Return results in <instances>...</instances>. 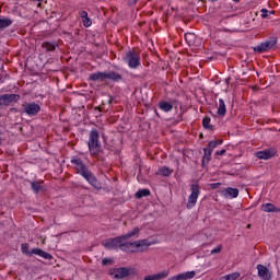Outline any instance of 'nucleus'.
Listing matches in <instances>:
<instances>
[{
	"label": "nucleus",
	"instance_id": "nucleus-2",
	"mask_svg": "<svg viewBox=\"0 0 280 280\" xmlns=\"http://www.w3.org/2000/svg\"><path fill=\"white\" fill-rule=\"evenodd\" d=\"M88 147L90 154L97 159L100 152H102V142L100 141V131L95 128L90 130Z\"/></svg>",
	"mask_w": 280,
	"mask_h": 280
},
{
	"label": "nucleus",
	"instance_id": "nucleus-31",
	"mask_svg": "<svg viewBox=\"0 0 280 280\" xmlns=\"http://www.w3.org/2000/svg\"><path fill=\"white\" fill-rule=\"evenodd\" d=\"M159 174H161V176H172V171H170V168L167 166H163L159 170Z\"/></svg>",
	"mask_w": 280,
	"mask_h": 280
},
{
	"label": "nucleus",
	"instance_id": "nucleus-20",
	"mask_svg": "<svg viewBox=\"0 0 280 280\" xmlns=\"http://www.w3.org/2000/svg\"><path fill=\"white\" fill-rule=\"evenodd\" d=\"M217 115H219V117H226V103H224L222 98H219Z\"/></svg>",
	"mask_w": 280,
	"mask_h": 280
},
{
	"label": "nucleus",
	"instance_id": "nucleus-27",
	"mask_svg": "<svg viewBox=\"0 0 280 280\" xmlns=\"http://www.w3.org/2000/svg\"><path fill=\"white\" fill-rule=\"evenodd\" d=\"M148 196H150V189H148V188L139 189L136 192V198H138V199L147 198Z\"/></svg>",
	"mask_w": 280,
	"mask_h": 280
},
{
	"label": "nucleus",
	"instance_id": "nucleus-35",
	"mask_svg": "<svg viewBox=\"0 0 280 280\" xmlns=\"http://www.w3.org/2000/svg\"><path fill=\"white\" fill-rule=\"evenodd\" d=\"M39 257H43V259H52L51 254H49L43 249H42V253H39Z\"/></svg>",
	"mask_w": 280,
	"mask_h": 280
},
{
	"label": "nucleus",
	"instance_id": "nucleus-13",
	"mask_svg": "<svg viewBox=\"0 0 280 280\" xmlns=\"http://www.w3.org/2000/svg\"><path fill=\"white\" fill-rule=\"evenodd\" d=\"M1 96L4 106H10L12 102H19V100H21V95L19 94H3Z\"/></svg>",
	"mask_w": 280,
	"mask_h": 280
},
{
	"label": "nucleus",
	"instance_id": "nucleus-1",
	"mask_svg": "<svg viewBox=\"0 0 280 280\" xmlns=\"http://www.w3.org/2000/svg\"><path fill=\"white\" fill-rule=\"evenodd\" d=\"M71 165H73V168L75 170L77 174H80L89 185L94 187V189H102V182L97 180V177L93 175V172L89 170V166L84 164L81 158L79 156H72L70 160Z\"/></svg>",
	"mask_w": 280,
	"mask_h": 280
},
{
	"label": "nucleus",
	"instance_id": "nucleus-38",
	"mask_svg": "<svg viewBox=\"0 0 280 280\" xmlns=\"http://www.w3.org/2000/svg\"><path fill=\"white\" fill-rule=\"evenodd\" d=\"M260 12H261L262 19H268V12H269L268 9H261Z\"/></svg>",
	"mask_w": 280,
	"mask_h": 280
},
{
	"label": "nucleus",
	"instance_id": "nucleus-16",
	"mask_svg": "<svg viewBox=\"0 0 280 280\" xmlns=\"http://www.w3.org/2000/svg\"><path fill=\"white\" fill-rule=\"evenodd\" d=\"M170 276V271H161L151 276H145L143 278V280H161V279H165Z\"/></svg>",
	"mask_w": 280,
	"mask_h": 280
},
{
	"label": "nucleus",
	"instance_id": "nucleus-30",
	"mask_svg": "<svg viewBox=\"0 0 280 280\" xmlns=\"http://www.w3.org/2000/svg\"><path fill=\"white\" fill-rule=\"evenodd\" d=\"M31 187H32L34 194H38V191H40V189H43V186L38 182H31Z\"/></svg>",
	"mask_w": 280,
	"mask_h": 280
},
{
	"label": "nucleus",
	"instance_id": "nucleus-11",
	"mask_svg": "<svg viewBox=\"0 0 280 280\" xmlns=\"http://www.w3.org/2000/svg\"><path fill=\"white\" fill-rule=\"evenodd\" d=\"M257 271H258V277L261 280H270L272 278V273H270V269L264 265H257Z\"/></svg>",
	"mask_w": 280,
	"mask_h": 280
},
{
	"label": "nucleus",
	"instance_id": "nucleus-25",
	"mask_svg": "<svg viewBox=\"0 0 280 280\" xmlns=\"http://www.w3.org/2000/svg\"><path fill=\"white\" fill-rule=\"evenodd\" d=\"M185 40L187 45H195L196 44V34L194 33H186L185 34Z\"/></svg>",
	"mask_w": 280,
	"mask_h": 280
},
{
	"label": "nucleus",
	"instance_id": "nucleus-32",
	"mask_svg": "<svg viewBox=\"0 0 280 280\" xmlns=\"http://www.w3.org/2000/svg\"><path fill=\"white\" fill-rule=\"evenodd\" d=\"M42 47L44 48V49H46V51H55V49H56V45H54V44H51V43H44L43 45H42Z\"/></svg>",
	"mask_w": 280,
	"mask_h": 280
},
{
	"label": "nucleus",
	"instance_id": "nucleus-34",
	"mask_svg": "<svg viewBox=\"0 0 280 280\" xmlns=\"http://www.w3.org/2000/svg\"><path fill=\"white\" fill-rule=\"evenodd\" d=\"M214 148H218V141H210L206 147V150H210V152H213Z\"/></svg>",
	"mask_w": 280,
	"mask_h": 280
},
{
	"label": "nucleus",
	"instance_id": "nucleus-4",
	"mask_svg": "<svg viewBox=\"0 0 280 280\" xmlns=\"http://www.w3.org/2000/svg\"><path fill=\"white\" fill-rule=\"evenodd\" d=\"M190 191L191 194L188 196L186 209H194L196 207V202H198V196H200V186L198 184H192Z\"/></svg>",
	"mask_w": 280,
	"mask_h": 280
},
{
	"label": "nucleus",
	"instance_id": "nucleus-21",
	"mask_svg": "<svg viewBox=\"0 0 280 280\" xmlns=\"http://www.w3.org/2000/svg\"><path fill=\"white\" fill-rule=\"evenodd\" d=\"M213 153V151L203 148V156L201 160V165L202 167H207V165H209V161H211V154Z\"/></svg>",
	"mask_w": 280,
	"mask_h": 280
},
{
	"label": "nucleus",
	"instance_id": "nucleus-48",
	"mask_svg": "<svg viewBox=\"0 0 280 280\" xmlns=\"http://www.w3.org/2000/svg\"><path fill=\"white\" fill-rule=\"evenodd\" d=\"M33 1H39V2H40V1H43V0H33Z\"/></svg>",
	"mask_w": 280,
	"mask_h": 280
},
{
	"label": "nucleus",
	"instance_id": "nucleus-19",
	"mask_svg": "<svg viewBox=\"0 0 280 280\" xmlns=\"http://www.w3.org/2000/svg\"><path fill=\"white\" fill-rule=\"evenodd\" d=\"M261 210L265 211V213H280V208H277L272 203H262Z\"/></svg>",
	"mask_w": 280,
	"mask_h": 280
},
{
	"label": "nucleus",
	"instance_id": "nucleus-36",
	"mask_svg": "<svg viewBox=\"0 0 280 280\" xmlns=\"http://www.w3.org/2000/svg\"><path fill=\"white\" fill-rule=\"evenodd\" d=\"M211 255H215L218 253H222V245H219L217 247H214L213 249H211Z\"/></svg>",
	"mask_w": 280,
	"mask_h": 280
},
{
	"label": "nucleus",
	"instance_id": "nucleus-49",
	"mask_svg": "<svg viewBox=\"0 0 280 280\" xmlns=\"http://www.w3.org/2000/svg\"><path fill=\"white\" fill-rule=\"evenodd\" d=\"M247 226H248V229H250V224H248Z\"/></svg>",
	"mask_w": 280,
	"mask_h": 280
},
{
	"label": "nucleus",
	"instance_id": "nucleus-43",
	"mask_svg": "<svg viewBox=\"0 0 280 280\" xmlns=\"http://www.w3.org/2000/svg\"><path fill=\"white\" fill-rule=\"evenodd\" d=\"M0 106H4V103H3V100H2L1 95H0Z\"/></svg>",
	"mask_w": 280,
	"mask_h": 280
},
{
	"label": "nucleus",
	"instance_id": "nucleus-23",
	"mask_svg": "<svg viewBox=\"0 0 280 280\" xmlns=\"http://www.w3.org/2000/svg\"><path fill=\"white\" fill-rule=\"evenodd\" d=\"M10 25H12V19L0 16V32L10 27Z\"/></svg>",
	"mask_w": 280,
	"mask_h": 280
},
{
	"label": "nucleus",
	"instance_id": "nucleus-26",
	"mask_svg": "<svg viewBox=\"0 0 280 280\" xmlns=\"http://www.w3.org/2000/svg\"><path fill=\"white\" fill-rule=\"evenodd\" d=\"M202 126L206 128V130H215V127L211 125V118L210 117H205L202 119Z\"/></svg>",
	"mask_w": 280,
	"mask_h": 280
},
{
	"label": "nucleus",
	"instance_id": "nucleus-41",
	"mask_svg": "<svg viewBox=\"0 0 280 280\" xmlns=\"http://www.w3.org/2000/svg\"><path fill=\"white\" fill-rule=\"evenodd\" d=\"M212 189H217V187H220V183L211 184Z\"/></svg>",
	"mask_w": 280,
	"mask_h": 280
},
{
	"label": "nucleus",
	"instance_id": "nucleus-22",
	"mask_svg": "<svg viewBox=\"0 0 280 280\" xmlns=\"http://www.w3.org/2000/svg\"><path fill=\"white\" fill-rule=\"evenodd\" d=\"M159 108L164 113H170L174 108V105L167 101H162L159 103Z\"/></svg>",
	"mask_w": 280,
	"mask_h": 280
},
{
	"label": "nucleus",
	"instance_id": "nucleus-46",
	"mask_svg": "<svg viewBox=\"0 0 280 280\" xmlns=\"http://www.w3.org/2000/svg\"><path fill=\"white\" fill-rule=\"evenodd\" d=\"M209 1H211L212 3H215V1H218V0H209Z\"/></svg>",
	"mask_w": 280,
	"mask_h": 280
},
{
	"label": "nucleus",
	"instance_id": "nucleus-9",
	"mask_svg": "<svg viewBox=\"0 0 280 280\" xmlns=\"http://www.w3.org/2000/svg\"><path fill=\"white\" fill-rule=\"evenodd\" d=\"M24 113L28 115V117H35L40 113V105L38 103H28L24 107Z\"/></svg>",
	"mask_w": 280,
	"mask_h": 280
},
{
	"label": "nucleus",
	"instance_id": "nucleus-24",
	"mask_svg": "<svg viewBox=\"0 0 280 280\" xmlns=\"http://www.w3.org/2000/svg\"><path fill=\"white\" fill-rule=\"evenodd\" d=\"M106 77H107V80H112L113 82H120L121 80V74L115 71L106 72Z\"/></svg>",
	"mask_w": 280,
	"mask_h": 280
},
{
	"label": "nucleus",
	"instance_id": "nucleus-50",
	"mask_svg": "<svg viewBox=\"0 0 280 280\" xmlns=\"http://www.w3.org/2000/svg\"><path fill=\"white\" fill-rule=\"evenodd\" d=\"M0 82H3V81L1 80V78H0Z\"/></svg>",
	"mask_w": 280,
	"mask_h": 280
},
{
	"label": "nucleus",
	"instance_id": "nucleus-15",
	"mask_svg": "<svg viewBox=\"0 0 280 280\" xmlns=\"http://www.w3.org/2000/svg\"><path fill=\"white\" fill-rule=\"evenodd\" d=\"M195 277H196V271H186L175 277H172L168 280H188V279H194Z\"/></svg>",
	"mask_w": 280,
	"mask_h": 280
},
{
	"label": "nucleus",
	"instance_id": "nucleus-47",
	"mask_svg": "<svg viewBox=\"0 0 280 280\" xmlns=\"http://www.w3.org/2000/svg\"><path fill=\"white\" fill-rule=\"evenodd\" d=\"M230 80H231V78H228V79H226V83H228V84H229V81H230Z\"/></svg>",
	"mask_w": 280,
	"mask_h": 280
},
{
	"label": "nucleus",
	"instance_id": "nucleus-39",
	"mask_svg": "<svg viewBox=\"0 0 280 280\" xmlns=\"http://www.w3.org/2000/svg\"><path fill=\"white\" fill-rule=\"evenodd\" d=\"M224 154H226V149H222V150L215 151V155L217 156H222Z\"/></svg>",
	"mask_w": 280,
	"mask_h": 280
},
{
	"label": "nucleus",
	"instance_id": "nucleus-45",
	"mask_svg": "<svg viewBox=\"0 0 280 280\" xmlns=\"http://www.w3.org/2000/svg\"><path fill=\"white\" fill-rule=\"evenodd\" d=\"M235 3H240V0H233Z\"/></svg>",
	"mask_w": 280,
	"mask_h": 280
},
{
	"label": "nucleus",
	"instance_id": "nucleus-37",
	"mask_svg": "<svg viewBox=\"0 0 280 280\" xmlns=\"http://www.w3.org/2000/svg\"><path fill=\"white\" fill-rule=\"evenodd\" d=\"M42 252H43V249H40V248H33L31 250V255H37L39 257Z\"/></svg>",
	"mask_w": 280,
	"mask_h": 280
},
{
	"label": "nucleus",
	"instance_id": "nucleus-12",
	"mask_svg": "<svg viewBox=\"0 0 280 280\" xmlns=\"http://www.w3.org/2000/svg\"><path fill=\"white\" fill-rule=\"evenodd\" d=\"M119 250H124L125 253H139V249H136L135 247V242H126V241H122L120 243Z\"/></svg>",
	"mask_w": 280,
	"mask_h": 280
},
{
	"label": "nucleus",
	"instance_id": "nucleus-28",
	"mask_svg": "<svg viewBox=\"0 0 280 280\" xmlns=\"http://www.w3.org/2000/svg\"><path fill=\"white\" fill-rule=\"evenodd\" d=\"M139 228H135L133 230L129 231L127 234L122 235V240H130V237H135V235H139Z\"/></svg>",
	"mask_w": 280,
	"mask_h": 280
},
{
	"label": "nucleus",
	"instance_id": "nucleus-10",
	"mask_svg": "<svg viewBox=\"0 0 280 280\" xmlns=\"http://www.w3.org/2000/svg\"><path fill=\"white\" fill-rule=\"evenodd\" d=\"M130 269L126 267H120L114 269L110 275L114 279H126V277H130Z\"/></svg>",
	"mask_w": 280,
	"mask_h": 280
},
{
	"label": "nucleus",
	"instance_id": "nucleus-8",
	"mask_svg": "<svg viewBox=\"0 0 280 280\" xmlns=\"http://www.w3.org/2000/svg\"><path fill=\"white\" fill-rule=\"evenodd\" d=\"M277 155V149L276 148H269L262 151H258L255 153V156L257 159H260L262 161H268Z\"/></svg>",
	"mask_w": 280,
	"mask_h": 280
},
{
	"label": "nucleus",
	"instance_id": "nucleus-42",
	"mask_svg": "<svg viewBox=\"0 0 280 280\" xmlns=\"http://www.w3.org/2000/svg\"><path fill=\"white\" fill-rule=\"evenodd\" d=\"M137 1H139V0H128V3H129V5H135V3H137Z\"/></svg>",
	"mask_w": 280,
	"mask_h": 280
},
{
	"label": "nucleus",
	"instance_id": "nucleus-6",
	"mask_svg": "<svg viewBox=\"0 0 280 280\" xmlns=\"http://www.w3.org/2000/svg\"><path fill=\"white\" fill-rule=\"evenodd\" d=\"M276 45L277 39H269L254 47V51H256V54H264V51H270V49H272V47H275Z\"/></svg>",
	"mask_w": 280,
	"mask_h": 280
},
{
	"label": "nucleus",
	"instance_id": "nucleus-29",
	"mask_svg": "<svg viewBox=\"0 0 280 280\" xmlns=\"http://www.w3.org/2000/svg\"><path fill=\"white\" fill-rule=\"evenodd\" d=\"M241 276H242V273H240V272H233V273L221 277L220 280H237V278Z\"/></svg>",
	"mask_w": 280,
	"mask_h": 280
},
{
	"label": "nucleus",
	"instance_id": "nucleus-17",
	"mask_svg": "<svg viewBox=\"0 0 280 280\" xmlns=\"http://www.w3.org/2000/svg\"><path fill=\"white\" fill-rule=\"evenodd\" d=\"M79 15L82 19V23H83L84 27H91V25H93V20H91V18H89V12L80 11Z\"/></svg>",
	"mask_w": 280,
	"mask_h": 280
},
{
	"label": "nucleus",
	"instance_id": "nucleus-44",
	"mask_svg": "<svg viewBox=\"0 0 280 280\" xmlns=\"http://www.w3.org/2000/svg\"><path fill=\"white\" fill-rule=\"evenodd\" d=\"M217 143H218V145H222L223 141L222 140H218Z\"/></svg>",
	"mask_w": 280,
	"mask_h": 280
},
{
	"label": "nucleus",
	"instance_id": "nucleus-33",
	"mask_svg": "<svg viewBox=\"0 0 280 280\" xmlns=\"http://www.w3.org/2000/svg\"><path fill=\"white\" fill-rule=\"evenodd\" d=\"M21 250H22L23 255H32V252H30V246L27 244H22Z\"/></svg>",
	"mask_w": 280,
	"mask_h": 280
},
{
	"label": "nucleus",
	"instance_id": "nucleus-18",
	"mask_svg": "<svg viewBox=\"0 0 280 280\" xmlns=\"http://www.w3.org/2000/svg\"><path fill=\"white\" fill-rule=\"evenodd\" d=\"M223 196L225 198H237L240 190L237 188L228 187L223 190Z\"/></svg>",
	"mask_w": 280,
	"mask_h": 280
},
{
	"label": "nucleus",
	"instance_id": "nucleus-7",
	"mask_svg": "<svg viewBox=\"0 0 280 280\" xmlns=\"http://www.w3.org/2000/svg\"><path fill=\"white\" fill-rule=\"evenodd\" d=\"M156 240H148V238H143V240H139L133 242L135 244V248L136 250H140L141 253H143V250H145L147 248H150V246H154V244H156Z\"/></svg>",
	"mask_w": 280,
	"mask_h": 280
},
{
	"label": "nucleus",
	"instance_id": "nucleus-3",
	"mask_svg": "<svg viewBox=\"0 0 280 280\" xmlns=\"http://www.w3.org/2000/svg\"><path fill=\"white\" fill-rule=\"evenodd\" d=\"M122 60L129 69H139L141 67V56L136 50H128L122 55Z\"/></svg>",
	"mask_w": 280,
	"mask_h": 280
},
{
	"label": "nucleus",
	"instance_id": "nucleus-14",
	"mask_svg": "<svg viewBox=\"0 0 280 280\" xmlns=\"http://www.w3.org/2000/svg\"><path fill=\"white\" fill-rule=\"evenodd\" d=\"M89 80L91 82H104V80H107L106 71L105 72H93L90 74Z\"/></svg>",
	"mask_w": 280,
	"mask_h": 280
},
{
	"label": "nucleus",
	"instance_id": "nucleus-40",
	"mask_svg": "<svg viewBox=\"0 0 280 280\" xmlns=\"http://www.w3.org/2000/svg\"><path fill=\"white\" fill-rule=\"evenodd\" d=\"M112 262H113V260L107 259V258H104V259L102 260L103 266H106L107 264H112Z\"/></svg>",
	"mask_w": 280,
	"mask_h": 280
},
{
	"label": "nucleus",
	"instance_id": "nucleus-5",
	"mask_svg": "<svg viewBox=\"0 0 280 280\" xmlns=\"http://www.w3.org/2000/svg\"><path fill=\"white\" fill-rule=\"evenodd\" d=\"M121 242H125L122 235L106 240L105 242H103V246L107 250H117V248H121Z\"/></svg>",
	"mask_w": 280,
	"mask_h": 280
}]
</instances>
